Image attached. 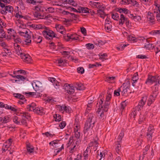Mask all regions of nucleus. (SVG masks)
Here are the masks:
<instances>
[{
    "label": "nucleus",
    "mask_w": 160,
    "mask_h": 160,
    "mask_svg": "<svg viewBox=\"0 0 160 160\" xmlns=\"http://www.w3.org/2000/svg\"><path fill=\"white\" fill-rule=\"evenodd\" d=\"M97 13L98 16L103 19H104L106 16V14L102 10V9L100 10H97Z\"/></svg>",
    "instance_id": "e433bc0d"
},
{
    "label": "nucleus",
    "mask_w": 160,
    "mask_h": 160,
    "mask_svg": "<svg viewBox=\"0 0 160 160\" xmlns=\"http://www.w3.org/2000/svg\"><path fill=\"white\" fill-rule=\"evenodd\" d=\"M154 45L152 43H149L147 44H146L144 46L145 48L147 49L148 50H150L154 48Z\"/></svg>",
    "instance_id": "bf43d9fd"
},
{
    "label": "nucleus",
    "mask_w": 160,
    "mask_h": 160,
    "mask_svg": "<svg viewBox=\"0 0 160 160\" xmlns=\"http://www.w3.org/2000/svg\"><path fill=\"white\" fill-rule=\"evenodd\" d=\"M11 118L9 115L5 116L4 117H0V122L3 123H6L9 122Z\"/></svg>",
    "instance_id": "4be33fe9"
},
{
    "label": "nucleus",
    "mask_w": 160,
    "mask_h": 160,
    "mask_svg": "<svg viewBox=\"0 0 160 160\" xmlns=\"http://www.w3.org/2000/svg\"><path fill=\"white\" fill-rule=\"evenodd\" d=\"M130 88V85L127 83H123L120 87L121 93L123 96H126L128 95V93H131L129 92Z\"/></svg>",
    "instance_id": "1a4fd4ad"
},
{
    "label": "nucleus",
    "mask_w": 160,
    "mask_h": 160,
    "mask_svg": "<svg viewBox=\"0 0 160 160\" xmlns=\"http://www.w3.org/2000/svg\"><path fill=\"white\" fill-rule=\"evenodd\" d=\"M117 11L121 13H124L126 14L128 13L129 10L126 8H118Z\"/></svg>",
    "instance_id": "ea45409f"
},
{
    "label": "nucleus",
    "mask_w": 160,
    "mask_h": 160,
    "mask_svg": "<svg viewBox=\"0 0 160 160\" xmlns=\"http://www.w3.org/2000/svg\"><path fill=\"white\" fill-rule=\"evenodd\" d=\"M87 115L83 132L85 135L90 136L92 134V129L96 122L97 118L95 115L92 113H90Z\"/></svg>",
    "instance_id": "f257e3e1"
},
{
    "label": "nucleus",
    "mask_w": 160,
    "mask_h": 160,
    "mask_svg": "<svg viewBox=\"0 0 160 160\" xmlns=\"http://www.w3.org/2000/svg\"><path fill=\"white\" fill-rule=\"evenodd\" d=\"M75 87L77 90H82L83 89V85L81 83H76Z\"/></svg>",
    "instance_id": "de8ad7c7"
},
{
    "label": "nucleus",
    "mask_w": 160,
    "mask_h": 160,
    "mask_svg": "<svg viewBox=\"0 0 160 160\" xmlns=\"http://www.w3.org/2000/svg\"><path fill=\"white\" fill-rule=\"evenodd\" d=\"M64 89L66 92L70 94H72L74 92V87L72 86H71L70 85L67 83L65 84Z\"/></svg>",
    "instance_id": "6ab92c4d"
},
{
    "label": "nucleus",
    "mask_w": 160,
    "mask_h": 160,
    "mask_svg": "<svg viewBox=\"0 0 160 160\" xmlns=\"http://www.w3.org/2000/svg\"><path fill=\"white\" fill-rule=\"evenodd\" d=\"M18 33L20 36H24L26 38H28L30 37V35H29L28 34L26 33V32H23L19 31H18Z\"/></svg>",
    "instance_id": "e2e57ef3"
},
{
    "label": "nucleus",
    "mask_w": 160,
    "mask_h": 160,
    "mask_svg": "<svg viewBox=\"0 0 160 160\" xmlns=\"http://www.w3.org/2000/svg\"><path fill=\"white\" fill-rule=\"evenodd\" d=\"M154 51L155 52L156 55L160 52V44H158L154 46Z\"/></svg>",
    "instance_id": "49530a36"
},
{
    "label": "nucleus",
    "mask_w": 160,
    "mask_h": 160,
    "mask_svg": "<svg viewBox=\"0 0 160 160\" xmlns=\"http://www.w3.org/2000/svg\"><path fill=\"white\" fill-rule=\"evenodd\" d=\"M2 23L1 22H0V38H6V34L2 25Z\"/></svg>",
    "instance_id": "7c9ffc66"
},
{
    "label": "nucleus",
    "mask_w": 160,
    "mask_h": 160,
    "mask_svg": "<svg viewBox=\"0 0 160 160\" xmlns=\"http://www.w3.org/2000/svg\"><path fill=\"white\" fill-rule=\"evenodd\" d=\"M67 62V60L60 58L58 61V63L59 64V66H64L65 65V63Z\"/></svg>",
    "instance_id": "a18cd8bd"
},
{
    "label": "nucleus",
    "mask_w": 160,
    "mask_h": 160,
    "mask_svg": "<svg viewBox=\"0 0 160 160\" xmlns=\"http://www.w3.org/2000/svg\"><path fill=\"white\" fill-rule=\"evenodd\" d=\"M112 18L115 20H118L119 19V15L117 13H115L112 14Z\"/></svg>",
    "instance_id": "052dcab7"
},
{
    "label": "nucleus",
    "mask_w": 160,
    "mask_h": 160,
    "mask_svg": "<svg viewBox=\"0 0 160 160\" xmlns=\"http://www.w3.org/2000/svg\"><path fill=\"white\" fill-rule=\"evenodd\" d=\"M112 27L111 23V22H109L108 21L105 22V28L108 32L111 31Z\"/></svg>",
    "instance_id": "72a5a7b5"
},
{
    "label": "nucleus",
    "mask_w": 160,
    "mask_h": 160,
    "mask_svg": "<svg viewBox=\"0 0 160 160\" xmlns=\"http://www.w3.org/2000/svg\"><path fill=\"white\" fill-rule=\"evenodd\" d=\"M113 92V90L112 89H110L108 90L107 95L106 96V100L105 101L103 104H105L106 110H107V107L110 104V100L111 98V94Z\"/></svg>",
    "instance_id": "2eb2a0df"
},
{
    "label": "nucleus",
    "mask_w": 160,
    "mask_h": 160,
    "mask_svg": "<svg viewBox=\"0 0 160 160\" xmlns=\"http://www.w3.org/2000/svg\"><path fill=\"white\" fill-rule=\"evenodd\" d=\"M128 19V18L123 14H121L120 16V18L119 19V24L121 25L123 24Z\"/></svg>",
    "instance_id": "cd10ccee"
},
{
    "label": "nucleus",
    "mask_w": 160,
    "mask_h": 160,
    "mask_svg": "<svg viewBox=\"0 0 160 160\" xmlns=\"http://www.w3.org/2000/svg\"><path fill=\"white\" fill-rule=\"evenodd\" d=\"M158 88L155 87V90H153L152 94L151 95L147 101V105L150 106L154 102L158 94Z\"/></svg>",
    "instance_id": "ddd939ff"
},
{
    "label": "nucleus",
    "mask_w": 160,
    "mask_h": 160,
    "mask_svg": "<svg viewBox=\"0 0 160 160\" xmlns=\"http://www.w3.org/2000/svg\"><path fill=\"white\" fill-rule=\"evenodd\" d=\"M45 6L42 5H39L35 6L34 10L36 11L35 12H42L45 11Z\"/></svg>",
    "instance_id": "b1692460"
},
{
    "label": "nucleus",
    "mask_w": 160,
    "mask_h": 160,
    "mask_svg": "<svg viewBox=\"0 0 160 160\" xmlns=\"http://www.w3.org/2000/svg\"><path fill=\"white\" fill-rule=\"evenodd\" d=\"M20 57L24 62L27 63H30L31 62V58L28 54H26L24 53L21 54Z\"/></svg>",
    "instance_id": "a211bd4d"
},
{
    "label": "nucleus",
    "mask_w": 160,
    "mask_h": 160,
    "mask_svg": "<svg viewBox=\"0 0 160 160\" xmlns=\"http://www.w3.org/2000/svg\"><path fill=\"white\" fill-rule=\"evenodd\" d=\"M27 109L29 111H33L34 112L36 108V104L34 102L32 103L31 104L28 105L27 106Z\"/></svg>",
    "instance_id": "bb28decb"
},
{
    "label": "nucleus",
    "mask_w": 160,
    "mask_h": 160,
    "mask_svg": "<svg viewBox=\"0 0 160 160\" xmlns=\"http://www.w3.org/2000/svg\"><path fill=\"white\" fill-rule=\"evenodd\" d=\"M22 116V117L27 119L29 120L30 119V115L27 112H23Z\"/></svg>",
    "instance_id": "6e6d98bb"
},
{
    "label": "nucleus",
    "mask_w": 160,
    "mask_h": 160,
    "mask_svg": "<svg viewBox=\"0 0 160 160\" xmlns=\"http://www.w3.org/2000/svg\"><path fill=\"white\" fill-rule=\"evenodd\" d=\"M158 76H152V75H148V78L147 79L145 83L146 84H152L154 82L157 83L158 80Z\"/></svg>",
    "instance_id": "dca6fc26"
},
{
    "label": "nucleus",
    "mask_w": 160,
    "mask_h": 160,
    "mask_svg": "<svg viewBox=\"0 0 160 160\" xmlns=\"http://www.w3.org/2000/svg\"><path fill=\"white\" fill-rule=\"evenodd\" d=\"M45 11H46L47 13H53L54 11V9L52 7H49L45 6Z\"/></svg>",
    "instance_id": "c03bdc74"
},
{
    "label": "nucleus",
    "mask_w": 160,
    "mask_h": 160,
    "mask_svg": "<svg viewBox=\"0 0 160 160\" xmlns=\"http://www.w3.org/2000/svg\"><path fill=\"white\" fill-rule=\"evenodd\" d=\"M78 9L79 10V13H90L88 8L86 7H80L78 8Z\"/></svg>",
    "instance_id": "473e14b6"
},
{
    "label": "nucleus",
    "mask_w": 160,
    "mask_h": 160,
    "mask_svg": "<svg viewBox=\"0 0 160 160\" xmlns=\"http://www.w3.org/2000/svg\"><path fill=\"white\" fill-rule=\"evenodd\" d=\"M124 135V131L122 130L121 131L120 133L119 134L118 138V141L117 142L118 143H122V138H123Z\"/></svg>",
    "instance_id": "c9c22d12"
},
{
    "label": "nucleus",
    "mask_w": 160,
    "mask_h": 160,
    "mask_svg": "<svg viewBox=\"0 0 160 160\" xmlns=\"http://www.w3.org/2000/svg\"><path fill=\"white\" fill-rule=\"evenodd\" d=\"M56 28L58 32H60V33L64 34L65 32L63 27L62 25H57L56 26Z\"/></svg>",
    "instance_id": "c85d7f7f"
},
{
    "label": "nucleus",
    "mask_w": 160,
    "mask_h": 160,
    "mask_svg": "<svg viewBox=\"0 0 160 160\" xmlns=\"http://www.w3.org/2000/svg\"><path fill=\"white\" fill-rule=\"evenodd\" d=\"M146 21L148 23L152 25L156 23L155 12L154 13L150 12H148L146 15Z\"/></svg>",
    "instance_id": "6e6552de"
},
{
    "label": "nucleus",
    "mask_w": 160,
    "mask_h": 160,
    "mask_svg": "<svg viewBox=\"0 0 160 160\" xmlns=\"http://www.w3.org/2000/svg\"><path fill=\"white\" fill-rule=\"evenodd\" d=\"M99 58L103 59H106L107 58V55L106 53L102 54L100 53L99 55Z\"/></svg>",
    "instance_id": "0e129e2a"
},
{
    "label": "nucleus",
    "mask_w": 160,
    "mask_h": 160,
    "mask_svg": "<svg viewBox=\"0 0 160 160\" xmlns=\"http://www.w3.org/2000/svg\"><path fill=\"white\" fill-rule=\"evenodd\" d=\"M0 45L4 49H6L7 48H8V45L4 42H0Z\"/></svg>",
    "instance_id": "774afa93"
},
{
    "label": "nucleus",
    "mask_w": 160,
    "mask_h": 160,
    "mask_svg": "<svg viewBox=\"0 0 160 160\" xmlns=\"http://www.w3.org/2000/svg\"><path fill=\"white\" fill-rule=\"evenodd\" d=\"M34 112L41 115L45 113V109L42 107H37L34 111Z\"/></svg>",
    "instance_id": "393cba45"
},
{
    "label": "nucleus",
    "mask_w": 160,
    "mask_h": 160,
    "mask_svg": "<svg viewBox=\"0 0 160 160\" xmlns=\"http://www.w3.org/2000/svg\"><path fill=\"white\" fill-rule=\"evenodd\" d=\"M8 32L10 34V36L14 37L16 34L15 31L13 29L9 28L8 30Z\"/></svg>",
    "instance_id": "864d4df0"
},
{
    "label": "nucleus",
    "mask_w": 160,
    "mask_h": 160,
    "mask_svg": "<svg viewBox=\"0 0 160 160\" xmlns=\"http://www.w3.org/2000/svg\"><path fill=\"white\" fill-rule=\"evenodd\" d=\"M89 4L93 8H97L98 10L102 9L103 8V4L100 2L90 1L89 2Z\"/></svg>",
    "instance_id": "f3484780"
},
{
    "label": "nucleus",
    "mask_w": 160,
    "mask_h": 160,
    "mask_svg": "<svg viewBox=\"0 0 160 160\" xmlns=\"http://www.w3.org/2000/svg\"><path fill=\"white\" fill-rule=\"evenodd\" d=\"M0 12L3 15H6L7 13H9L10 15H12L13 12V7L10 5H5L2 3H0Z\"/></svg>",
    "instance_id": "39448f33"
},
{
    "label": "nucleus",
    "mask_w": 160,
    "mask_h": 160,
    "mask_svg": "<svg viewBox=\"0 0 160 160\" xmlns=\"http://www.w3.org/2000/svg\"><path fill=\"white\" fill-rule=\"evenodd\" d=\"M14 48L15 50V53L18 55H20L21 57V54L24 53L22 50L21 48L17 43H14Z\"/></svg>",
    "instance_id": "aec40b11"
},
{
    "label": "nucleus",
    "mask_w": 160,
    "mask_h": 160,
    "mask_svg": "<svg viewBox=\"0 0 160 160\" xmlns=\"http://www.w3.org/2000/svg\"><path fill=\"white\" fill-rule=\"evenodd\" d=\"M13 96L15 98L20 99L23 100L25 99V97L24 96L19 93H14L13 94Z\"/></svg>",
    "instance_id": "8fccbe9b"
},
{
    "label": "nucleus",
    "mask_w": 160,
    "mask_h": 160,
    "mask_svg": "<svg viewBox=\"0 0 160 160\" xmlns=\"http://www.w3.org/2000/svg\"><path fill=\"white\" fill-rule=\"evenodd\" d=\"M102 95L99 96L97 103V107H99L97 112L99 118L101 120H103L106 118V116L104 113L108 110L109 106L107 107V110H106L105 104L103 103L104 99L102 98Z\"/></svg>",
    "instance_id": "f03ea898"
},
{
    "label": "nucleus",
    "mask_w": 160,
    "mask_h": 160,
    "mask_svg": "<svg viewBox=\"0 0 160 160\" xmlns=\"http://www.w3.org/2000/svg\"><path fill=\"white\" fill-rule=\"evenodd\" d=\"M54 119L56 122H60L62 120L63 118L58 114H55L53 116Z\"/></svg>",
    "instance_id": "4c0bfd02"
},
{
    "label": "nucleus",
    "mask_w": 160,
    "mask_h": 160,
    "mask_svg": "<svg viewBox=\"0 0 160 160\" xmlns=\"http://www.w3.org/2000/svg\"><path fill=\"white\" fill-rule=\"evenodd\" d=\"M98 141V138L97 137H96L92 141L89 143L88 147L90 148V152H91L92 149L94 151L97 150L99 145Z\"/></svg>",
    "instance_id": "9b49d317"
},
{
    "label": "nucleus",
    "mask_w": 160,
    "mask_h": 160,
    "mask_svg": "<svg viewBox=\"0 0 160 160\" xmlns=\"http://www.w3.org/2000/svg\"><path fill=\"white\" fill-rule=\"evenodd\" d=\"M92 105H91L90 104H87L86 110L84 113L85 116H87L90 113L89 112L92 110Z\"/></svg>",
    "instance_id": "a19ab883"
},
{
    "label": "nucleus",
    "mask_w": 160,
    "mask_h": 160,
    "mask_svg": "<svg viewBox=\"0 0 160 160\" xmlns=\"http://www.w3.org/2000/svg\"><path fill=\"white\" fill-rule=\"evenodd\" d=\"M128 40L131 43H134L137 42V38L134 37V35H130L128 36Z\"/></svg>",
    "instance_id": "f704fd0d"
},
{
    "label": "nucleus",
    "mask_w": 160,
    "mask_h": 160,
    "mask_svg": "<svg viewBox=\"0 0 160 160\" xmlns=\"http://www.w3.org/2000/svg\"><path fill=\"white\" fill-rule=\"evenodd\" d=\"M32 85L33 89L36 92H37V95L38 97L41 96V94L40 93L42 92L43 90L42 83L39 81H36L32 83Z\"/></svg>",
    "instance_id": "423d86ee"
},
{
    "label": "nucleus",
    "mask_w": 160,
    "mask_h": 160,
    "mask_svg": "<svg viewBox=\"0 0 160 160\" xmlns=\"http://www.w3.org/2000/svg\"><path fill=\"white\" fill-rule=\"evenodd\" d=\"M148 97V95H145L142 98L138 105L132 109V111L130 114L131 118H135L138 112L141 110L142 108L147 100Z\"/></svg>",
    "instance_id": "7ed1b4c3"
},
{
    "label": "nucleus",
    "mask_w": 160,
    "mask_h": 160,
    "mask_svg": "<svg viewBox=\"0 0 160 160\" xmlns=\"http://www.w3.org/2000/svg\"><path fill=\"white\" fill-rule=\"evenodd\" d=\"M27 148L28 152L30 153L33 152L34 151V148L33 147L30 145H27Z\"/></svg>",
    "instance_id": "3c124183"
},
{
    "label": "nucleus",
    "mask_w": 160,
    "mask_h": 160,
    "mask_svg": "<svg viewBox=\"0 0 160 160\" xmlns=\"http://www.w3.org/2000/svg\"><path fill=\"white\" fill-rule=\"evenodd\" d=\"M142 3L146 5L149 6L151 4V0H140Z\"/></svg>",
    "instance_id": "603ef678"
},
{
    "label": "nucleus",
    "mask_w": 160,
    "mask_h": 160,
    "mask_svg": "<svg viewBox=\"0 0 160 160\" xmlns=\"http://www.w3.org/2000/svg\"><path fill=\"white\" fill-rule=\"evenodd\" d=\"M121 143H118L117 142H116V150L117 153L120 154V150L121 148Z\"/></svg>",
    "instance_id": "09e8293b"
},
{
    "label": "nucleus",
    "mask_w": 160,
    "mask_h": 160,
    "mask_svg": "<svg viewBox=\"0 0 160 160\" xmlns=\"http://www.w3.org/2000/svg\"><path fill=\"white\" fill-rule=\"evenodd\" d=\"M90 148L88 147L87 149L84 152L83 156L84 158V159L85 160H87L88 159V152H90Z\"/></svg>",
    "instance_id": "37998d69"
},
{
    "label": "nucleus",
    "mask_w": 160,
    "mask_h": 160,
    "mask_svg": "<svg viewBox=\"0 0 160 160\" xmlns=\"http://www.w3.org/2000/svg\"><path fill=\"white\" fill-rule=\"evenodd\" d=\"M139 77L138 73L137 72L135 73L132 77V80L133 81V82H132V85L133 87L136 86L135 83L137 81Z\"/></svg>",
    "instance_id": "c756f323"
},
{
    "label": "nucleus",
    "mask_w": 160,
    "mask_h": 160,
    "mask_svg": "<svg viewBox=\"0 0 160 160\" xmlns=\"http://www.w3.org/2000/svg\"><path fill=\"white\" fill-rule=\"evenodd\" d=\"M10 145L8 144H6V143H5L2 147V150L4 152H5L7 150L8 148L10 147Z\"/></svg>",
    "instance_id": "4d7b16f0"
},
{
    "label": "nucleus",
    "mask_w": 160,
    "mask_h": 160,
    "mask_svg": "<svg viewBox=\"0 0 160 160\" xmlns=\"http://www.w3.org/2000/svg\"><path fill=\"white\" fill-rule=\"evenodd\" d=\"M27 80V78L26 77L21 75H18V79L15 80V82L20 81L24 82Z\"/></svg>",
    "instance_id": "58836bf2"
},
{
    "label": "nucleus",
    "mask_w": 160,
    "mask_h": 160,
    "mask_svg": "<svg viewBox=\"0 0 160 160\" xmlns=\"http://www.w3.org/2000/svg\"><path fill=\"white\" fill-rule=\"evenodd\" d=\"M74 137L77 139L80 138L81 135L80 127L78 120H75L74 125Z\"/></svg>",
    "instance_id": "9d476101"
},
{
    "label": "nucleus",
    "mask_w": 160,
    "mask_h": 160,
    "mask_svg": "<svg viewBox=\"0 0 160 160\" xmlns=\"http://www.w3.org/2000/svg\"><path fill=\"white\" fill-rule=\"evenodd\" d=\"M32 38L34 42L36 43H40L42 40V37L36 34L32 35Z\"/></svg>",
    "instance_id": "5701e85b"
},
{
    "label": "nucleus",
    "mask_w": 160,
    "mask_h": 160,
    "mask_svg": "<svg viewBox=\"0 0 160 160\" xmlns=\"http://www.w3.org/2000/svg\"><path fill=\"white\" fill-rule=\"evenodd\" d=\"M42 34L44 37L48 40H51L57 36L52 31L49 29L47 27H45V30L42 32Z\"/></svg>",
    "instance_id": "0eeeda50"
},
{
    "label": "nucleus",
    "mask_w": 160,
    "mask_h": 160,
    "mask_svg": "<svg viewBox=\"0 0 160 160\" xmlns=\"http://www.w3.org/2000/svg\"><path fill=\"white\" fill-rule=\"evenodd\" d=\"M73 138V136H71L68 143L66 144V148L68 149L69 152L72 154L76 151L77 147L79 145V140H77L75 142Z\"/></svg>",
    "instance_id": "20e7f679"
},
{
    "label": "nucleus",
    "mask_w": 160,
    "mask_h": 160,
    "mask_svg": "<svg viewBox=\"0 0 160 160\" xmlns=\"http://www.w3.org/2000/svg\"><path fill=\"white\" fill-rule=\"evenodd\" d=\"M64 2H66V3H68L72 6L75 7L77 5V3L73 0H63Z\"/></svg>",
    "instance_id": "79ce46f5"
},
{
    "label": "nucleus",
    "mask_w": 160,
    "mask_h": 160,
    "mask_svg": "<svg viewBox=\"0 0 160 160\" xmlns=\"http://www.w3.org/2000/svg\"><path fill=\"white\" fill-rule=\"evenodd\" d=\"M48 79L53 83V86L56 89L59 88V83L56 80L55 78L50 77Z\"/></svg>",
    "instance_id": "412c9836"
},
{
    "label": "nucleus",
    "mask_w": 160,
    "mask_h": 160,
    "mask_svg": "<svg viewBox=\"0 0 160 160\" xmlns=\"http://www.w3.org/2000/svg\"><path fill=\"white\" fill-rule=\"evenodd\" d=\"M67 37L68 38V40H71L72 41L76 40L78 39V36L77 34H68Z\"/></svg>",
    "instance_id": "a878e982"
},
{
    "label": "nucleus",
    "mask_w": 160,
    "mask_h": 160,
    "mask_svg": "<svg viewBox=\"0 0 160 160\" xmlns=\"http://www.w3.org/2000/svg\"><path fill=\"white\" fill-rule=\"evenodd\" d=\"M133 19L135 22H140L141 20V18L139 16H134L133 17Z\"/></svg>",
    "instance_id": "338daca9"
},
{
    "label": "nucleus",
    "mask_w": 160,
    "mask_h": 160,
    "mask_svg": "<svg viewBox=\"0 0 160 160\" xmlns=\"http://www.w3.org/2000/svg\"><path fill=\"white\" fill-rule=\"evenodd\" d=\"M24 41L25 44L26 45H29L30 44L31 42L30 36V37L28 38H26Z\"/></svg>",
    "instance_id": "69168bd1"
},
{
    "label": "nucleus",
    "mask_w": 160,
    "mask_h": 160,
    "mask_svg": "<svg viewBox=\"0 0 160 160\" xmlns=\"http://www.w3.org/2000/svg\"><path fill=\"white\" fill-rule=\"evenodd\" d=\"M4 106V108L8 109L10 110H11L13 111H15L16 109L14 107H12L8 105L7 104H5Z\"/></svg>",
    "instance_id": "680f3d73"
},
{
    "label": "nucleus",
    "mask_w": 160,
    "mask_h": 160,
    "mask_svg": "<svg viewBox=\"0 0 160 160\" xmlns=\"http://www.w3.org/2000/svg\"><path fill=\"white\" fill-rule=\"evenodd\" d=\"M45 13H42L38 12H34L33 15L34 18L37 19H47L51 17V14H45Z\"/></svg>",
    "instance_id": "4468645a"
},
{
    "label": "nucleus",
    "mask_w": 160,
    "mask_h": 160,
    "mask_svg": "<svg viewBox=\"0 0 160 160\" xmlns=\"http://www.w3.org/2000/svg\"><path fill=\"white\" fill-rule=\"evenodd\" d=\"M31 27L34 29H39L45 28L46 27L41 24H32L31 25Z\"/></svg>",
    "instance_id": "2f4dec72"
},
{
    "label": "nucleus",
    "mask_w": 160,
    "mask_h": 160,
    "mask_svg": "<svg viewBox=\"0 0 160 160\" xmlns=\"http://www.w3.org/2000/svg\"><path fill=\"white\" fill-rule=\"evenodd\" d=\"M155 130V128L153 125H149L148 129V131L146 133V138L148 142L152 141L153 134Z\"/></svg>",
    "instance_id": "f8f14e48"
},
{
    "label": "nucleus",
    "mask_w": 160,
    "mask_h": 160,
    "mask_svg": "<svg viewBox=\"0 0 160 160\" xmlns=\"http://www.w3.org/2000/svg\"><path fill=\"white\" fill-rule=\"evenodd\" d=\"M150 148V145H147L144 149L143 150V155L144 156L147 154V152L148 151Z\"/></svg>",
    "instance_id": "13d9d810"
},
{
    "label": "nucleus",
    "mask_w": 160,
    "mask_h": 160,
    "mask_svg": "<svg viewBox=\"0 0 160 160\" xmlns=\"http://www.w3.org/2000/svg\"><path fill=\"white\" fill-rule=\"evenodd\" d=\"M12 120L13 122L16 124H20V120L17 116H14L12 118Z\"/></svg>",
    "instance_id": "5fc2aeb1"
}]
</instances>
